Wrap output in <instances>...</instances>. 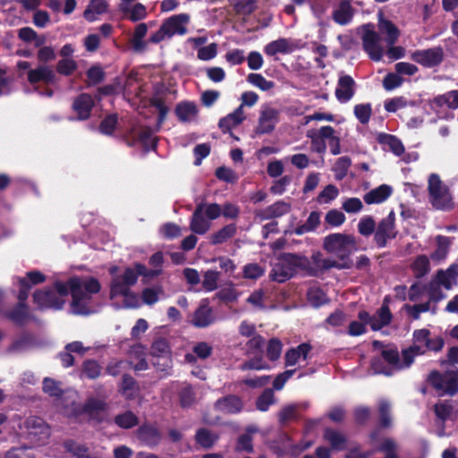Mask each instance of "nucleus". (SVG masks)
<instances>
[{
	"label": "nucleus",
	"mask_w": 458,
	"mask_h": 458,
	"mask_svg": "<svg viewBox=\"0 0 458 458\" xmlns=\"http://www.w3.org/2000/svg\"><path fill=\"white\" fill-rule=\"evenodd\" d=\"M116 269L115 267L110 268L113 275L109 293L112 305L116 309L140 307V296L131 290V286L137 283V271L128 267L122 274L114 275Z\"/></svg>",
	"instance_id": "obj_2"
},
{
	"label": "nucleus",
	"mask_w": 458,
	"mask_h": 458,
	"mask_svg": "<svg viewBox=\"0 0 458 458\" xmlns=\"http://www.w3.org/2000/svg\"><path fill=\"white\" fill-rule=\"evenodd\" d=\"M362 43L364 50L372 60H381L385 49L381 45L380 36L373 30L371 24L363 27Z\"/></svg>",
	"instance_id": "obj_14"
},
{
	"label": "nucleus",
	"mask_w": 458,
	"mask_h": 458,
	"mask_svg": "<svg viewBox=\"0 0 458 458\" xmlns=\"http://www.w3.org/2000/svg\"><path fill=\"white\" fill-rule=\"evenodd\" d=\"M411 58L425 67H433L441 63L443 51L439 47L417 50L411 54Z\"/></svg>",
	"instance_id": "obj_20"
},
{
	"label": "nucleus",
	"mask_w": 458,
	"mask_h": 458,
	"mask_svg": "<svg viewBox=\"0 0 458 458\" xmlns=\"http://www.w3.org/2000/svg\"><path fill=\"white\" fill-rule=\"evenodd\" d=\"M391 404L387 400L382 399L378 403V411L380 414V424L382 427H389L391 425V418L389 415Z\"/></svg>",
	"instance_id": "obj_53"
},
{
	"label": "nucleus",
	"mask_w": 458,
	"mask_h": 458,
	"mask_svg": "<svg viewBox=\"0 0 458 458\" xmlns=\"http://www.w3.org/2000/svg\"><path fill=\"white\" fill-rule=\"evenodd\" d=\"M428 189L430 201L436 208L450 209L453 208V197L449 189L442 182L438 175L435 174L429 175Z\"/></svg>",
	"instance_id": "obj_11"
},
{
	"label": "nucleus",
	"mask_w": 458,
	"mask_h": 458,
	"mask_svg": "<svg viewBox=\"0 0 458 458\" xmlns=\"http://www.w3.org/2000/svg\"><path fill=\"white\" fill-rule=\"evenodd\" d=\"M378 141L385 149L392 151L396 156H401L404 151V147L400 140L389 134H379Z\"/></svg>",
	"instance_id": "obj_39"
},
{
	"label": "nucleus",
	"mask_w": 458,
	"mask_h": 458,
	"mask_svg": "<svg viewBox=\"0 0 458 458\" xmlns=\"http://www.w3.org/2000/svg\"><path fill=\"white\" fill-rule=\"evenodd\" d=\"M153 365L160 371H166L172 366L171 351L164 338L156 339L150 349Z\"/></svg>",
	"instance_id": "obj_13"
},
{
	"label": "nucleus",
	"mask_w": 458,
	"mask_h": 458,
	"mask_svg": "<svg viewBox=\"0 0 458 458\" xmlns=\"http://www.w3.org/2000/svg\"><path fill=\"white\" fill-rule=\"evenodd\" d=\"M282 352V344L278 339L273 338L268 342L267 356L271 360H277Z\"/></svg>",
	"instance_id": "obj_63"
},
{
	"label": "nucleus",
	"mask_w": 458,
	"mask_h": 458,
	"mask_svg": "<svg viewBox=\"0 0 458 458\" xmlns=\"http://www.w3.org/2000/svg\"><path fill=\"white\" fill-rule=\"evenodd\" d=\"M65 451L75 458H89V448L74 440H67L64 444Z\"/></svg>",
	"instance_id": "obj_41"
},
{
	"label": "nucleus",
	"mask_w": 458,
	"mask_h": 458,
	"mask_svg": "<svg viewBox=\"0 0 458 458\" xmlns=\"http://www.w3.org/2000/svg\"><path fill=\"white\" fill-rule=\"evenodd\" d=\"M351 165V159L347 157H339L334 165L333 170L335 173V176L338 180L343 179Z\"/></svg>",
	"instance_id": "obj_55"
},
{
	"label": "nucleus",
	"mask_w": 458,
	"mask_h": 458,
	"mask_svg": "<svg viewBox=\"0 0 458 458\" xmlns=\"http://www.w3.org/2000/svg\"><path fill=\"white\" fill-rule=\"evenodd\" d=\"M236 233V227L234 225H228L218 232L215 233L211 237V242L213 244H219L226 242L232 238Z\"/></svg>",
	"instance_id": "obj_46"
},
{
	"label": "nucleus",
	"mask_w": 458,
	"mask_h": 458,
	"mask_svg": "<svg viewBox=\"0 0 458 458\" xmlns=\"http://www.w3.org/2000/svg\"><path fill=\"white\" fill-rule=\"evenodd\" d=\"M295 49V44L289 38H281L268 43L264 52L266 55L274 56L277 54H290Z\"/></svg>",
	"instance_id": "obj_27"
},
{
	"label": "nucleus",
	"mask_w": 458,
	"mask_h": 458,
	"mask_svg": "<svg viewBox=\"0 0 458 458\" xmlns=\"http://www.w3.org/2000/svg\"><path fill=\"white\" fill-rule=\"evenodd\" d=\"M75 394L70 395L71 406H64L63 412L67 417H79L84 415L90 420L101 422L108 416V405L103 398L89 397L83 406L77 405L74 402Z\"/></svg>",
	"instance_id": "obj_3"
},
{
	"label": "nucleus",
	"mask_w": 458,
	"mask_h": 458,
	"mask_svg": "<svg viewBox=\"0 0 458 458\" xmlns=\"http://www.w3.org/2000/svg\"><path fill=\"white\" fill-rule=\"evenodd\" d=\"M247 81L253 86L259 88L263 91H267L275 87V83L267 80L259 73H250L247 77Z\"/></svg>",
	"instance_id": "obj_48"
},
{
	"label": "nucleus",
	"mask_w": 458,
	"mask_h": 458,
	"mask_svg": "<svg viewBox=\"0 0 458 458\" xmlns=\"http://www.w3.org/2000/svg\"><path fill=\"white\" fill-rule=\"evenodd\" d=\"M279 111L276 108L266 106L262 109L257 127V133L265 134L271 132L278 123Z\"/></svg>",
	"instance_id": "obj_23"
},
{
	"label": "nucleus",
	"mask_w": 458,
	"mask_h": 458,
	"mask_svg": "<svg viewBox=\"0 0 458 458\" xmlns=\"http://www.w3.org/2000/svg\"><path fill=\"white\" fill-rule=\"evenodd\" d=\"M115 423L123 428H129L137 424V417L131 411L120 414L115 418Z\"/></svg>",
	"instance_id": "obj_59"
},
{
	"label": "nucleus",
	"mask_w": 458,
	"mask_h": 458,
	"mask_svg": "<svg viewBox=\"0 0 458 458\" xmlns=\"http://www.w3.org/2000/svg\"><path fill=\"white\" fill-rule=\"evenodd\" d=\"M188 14L181 13L167 19L164 23V30H166L168 38L174 35H184L187 32L186 25L189 22Z\"/></svg>",
	"instance_id": "obj_24"
},
{
	"label": "nucleus",
	"mask_w": 458,
	"mask_h": 458,
	"mask_svg": "<svg viewBox=\"0 0 458 458\" xmlns=\"http://www.w3.org/2000/svg\"><path fill=\"white\" fill-rule=\"evenodd\" d=\"M216 409L223 413L233 414L242 411V403L239 397L228 395L216 401Z\"/></svg>",
	"instance_id": "obj_30"
},
{
	"label": "nucleus",
	"mask_w": 458,
	"mask_h": 458,
	"mask_svg": "<svg viewBox=\"0 0 458 458\" xmlns=\"http://www.w3.org/2000/svg\"><path fill=\"white\" fill-rule=\"evenodd\" d=\"M101 372V367L95 360H87L83 364V375L89 378H97Z\"/></svg>",
	"instance_id": "obj_62"
},
{
	"label": "nucleus",
	"mask_w": 458,
	"mask_h": 458,
	"mask_svg": "<svg viewBox=\"0 0 458 458\" xmlns=\"http://www.w3.org/2000/svg\"><path fill=\"white\" fill-rule=\"evenodd\" d=\"M386 299H385L382 307L377 310V312L370 316L367 311L362 310L359 312L358 318L362 321H369L372 330H379L383 327L387 326L391 319L392 314L386 304Z\"/></svg>",
	"instance_id": "obj_16"
},
{
	"label": "nucleus",
	"mask_w": 458,
	"mask_h": 458,
	"mask_svg": "<svg viewBox=\"0 0 458 458\" xmlns=\"http://www.w3.org/2000/svg\"><path fill=\"white\" fill-rule=\"evenodd\" d=\"M311 347L308 344H301L296 348L290 349L284 356L286 366H301L308 359Z\"/></svg>",
	"instance_id": "obj_26"
},
{
	"label": "nucleus",
	"mask_w": 458,
	"mask_h": 458,
	"mask_svg": "<svg viewBox=\"0 0 458 458\" xmlns=\"http://www.w3.org/2000/svg\"><path fill=\"white\" fill-rule=\"evenodd\" d=\"M219 279V273L214 270H208L205 272L202 280V286L207 292H211L216 289L217 282Z\"/></svg>",
	"instance_id": "obj_50"
},
{
	"label": "nucleus",
	"mask_w": 458,
	"mask_h": 458,
	"mask_svg": "<svg viewBox=\"0 0 458 458\" xmlns=\"http://www.w3.org/2000/svg\"><path fill=\"white\" fill-rule=\"evenodd\" d=\"M162 296H164V290L161 286L147 287L142 291L140 299V302L151 306L157 302Z\"/></svg>",
	"instance_id": "obj_42"
},
{
	"label": "nucleus",
	"mask_w": 458,
	"mask_h": 458,
	"mask_svg": "<svg viewBox=\"0 0 458 458\" xmlns=\"http://www.w3.org/2000/svg\"><path fill=\"white\" fill-rule=\"evenodd\" d=\"M274 393L271 389H267L259 397L257 401V407L259 411H266L269 406L274 403Z\"/></svg>",
	"instance_id": "obj_61"
},
{
	"label": "nucleus",
	"mask_w": 458,
	"mask_h": 458,
	"mask_svg": "<svg viewBox=\"0 0 458 458\" xmlns=\"http://www.w3.org/2000/svg\"><path fill=\"white\" fill-rule=\"evenodd\" d=\"M99 290L100 284L97 279L75 276L67 282L56 281L53 288L36 291L33 300L39 309L59 310L63 308L65 297L71 293L72 313L89 315L94 311L89 306L91 295Z\"/></svg>",
	"instance_id": "obj_1"
},
{
	"label": "nucleus",
	"mask_w": 458,
	"mask_h": 458,
	"mask_svg": "<svg viewBox=\"0 0 458 458\" xmlns=\"http://www.w3.org/2000/svg\"><path fill=\"white\" fill-rule=\"evenodd\" d=\"M458 264H452L445 270H439L429 284L430 299L437 301L445 296L439 291L442 286L445 290H451L457 284Z\"/></svg>",
	"instance_id": "obj_10"
},
{
	"label": "nucleus",
	"mask_w": 458,
	"mask_h": 458,
	"mask_svg": "<svg viewBox=\"0 0 458 458\" xmlns=\"http://www.w3.org/2000/svg\"><path fill=\"white\" fill-rule=\"evenodd\" d=\"M245 119V114L242 106H239L233 113L219 121V127L225 132L230 131L238 126Z\"/></svg>",
	"instance_id": "obj_35"
},
{
	"label": "nucleus",
	"mask_w": 458,
	"mask_h": 458,
	"mask_svg": "<svg viewBox=\"0 0 458 458\" xmlns=\"http://www.w3.org/2000/svg\"><path fill=\"white\" fill-rule=\"evenodd\" d=\"M396 230L394 228V213L390 214L384 218L375 232V241L379 247H384L389 239L394 238Z\"/></svg>",
	"instance_id": "obj_18"
},
{
	"label": "nucleus",
	"mask_w": 458,
	"mask_h": 458,
	"mask_svg": "<svg viewBox=\"0 0 458 458\" xmlns=\"http://www.w3.org/2000/svg\"><path fill=\"white\" fill-rule=\"evenodd\" d=\"M313 259L316 266L322 269H329L333 267L344 269L351 267V263H344L338 259L336 260L332 259H324L321 257L320 253L314 254Z\"/></svg>",
	"instance_id": "obj_40"
},
{
	"label": "nucleus",
	"mask_w": 458,
	"mask_h": 458,
	"mask_svg": "<svg viewBox=\"0 0 458 458\" xmlns=\"http://www.w3.org/2000/svg\"><path fill=\"white\" fill-rule=\"evenodd\" d=\"M46 276L39 271H30L22 278H19V306L16 310L12 313V318L16 321H21L28 315V308L24 304L28 298V293L31 286L45 282Z\"/></svg>",
	"instance_id": "obj_9"
},
{
	"label": "nucleus",
	"mask_w": 458,
	"mask_h": 458,
	"mask_svg": "<svg viewBox=\"0 0 458 458\" xmlns=\"http://www.w3.org/2000/svg\"><path fill=\"white\" fill-rule=\"evenodd\" d=\"M26 433L31 441L42 445L50 436L47 425L41 418L30 417L25 422Z\"/></svg>",
	"instance_id": "obj_15"
},
{
	"label": "nucleus",
	"mask_w": 458,
	"mask_h": 458,
	"mask_svg": "<svg viewBox=\"0 0 458 458\" xmlns=\"http://www.w3.org/2000/svg\"><path fill=\"white\" fill-rule=\"evenodd\" d=\"M138 438L145 445H156L160 440V433L155 426L144 425L138 429Z\"/></svg>",
	"instance_id": "obj_34"
},
{
	"label": "nucleus",
	"mask_w": 458,
	"mask_h": 458,
	"mask_svg": "<svg viewBox=\"0 0 458 458\" xmlns=\"http://www.w3.org/2000/svg\"><path fill=\"white\" fill-rule=\"evenodd\" d=\"M437 247L431 253L430 259L437 263L445 260L449 253L450 247L453 243V240L450 237L444 235H437L435 238Z\"/></svg>",
	"instance_id": "obj_29"
},
{
	"label": "nucleus",
	"mask_w": 458,
	"mask_h": 458,
	"mask_svg": "<svg viewBox=\"0 0 458 458\" xmlns=\"http://www.w3.org/2000/svg\"><path fill=\"white\" fill-rule=\"evenodd\" d=\"M217 54V45L211 43L206 47L198 49V58L203 61H208L216 57Z\"/></svg>",
	"instance_id": "obj_60"
},
{
	"label": "nucleus",
	"mask_w": 458,
	"mask_h": 458,
	"mask_svg": "<svg viewBox=\"0 0 458 458\" xmlns=\"http://www.w3.org/2000/svg\"><path fill=\"white\" fill-rule=\"evenodd\" d=\"M308 301L313 307H319L327 301V295L318 287H310L307 293Z\"/></svg>",
	"instance_id": "obj_49"
},
{
	"label": "nucleus",
	"mask_w": 458,
	"mask_h": 458,
	"mask_svg": "<svg viewBox=\"0 0 458 458\" xmlns=\"http://www.w3.org/2000/svg\"><path fill=\"white\" fill-rule=\"evenodd\" d=\"M117 10L123 18L134 22L143 20L147 15L146 7L136 0H119Z\"/></svg>",
	"instance_id": "obj_17"
},
{
	"label": "nucleus",
	"mask_w": 458,
	"mask_h": 458,
	"mask_svg": "<svg viewBox=\"0 0 458 458\" xmlns=\"http://www.w3.org/2000/svg\"><path fill=\"white\" fill-rule=\"evenodd\" d=\"M376 450L385 453V458H398V445L392 438H384L381 444L376 446Z\"/></svg>",
	"instance_id": "obj_47"
},
{
	"label": "nucleus",
	"mask_w": 458,
	"mask_h": 458,
	"mask_svg": "<svg viewBox=\"0 0 458 458\" xmlns=\"http://www.w3.org/2000/svg\"><path fill=\"white\" fill-rule=\"evenodd\" d=\"M28 81L31 85L42 82L45 85H52L56 82V75L54 70L47 65H38L28 71Z\"/></svg>",
	"instance_id": "obj_21"
},
{
	"label": "nucleus",
	"mask_w": 458,
	"mask_h": 458,
	"mask_svg": "<svg viewBox=\"0 0 458 458\" xmlns=\"http://www.w3.org/2000/svg\"><path fill=\"white\" fill-rule=\"evenodd\" d=\"M290 205L284 201H277L275 204L260 210L258 216L261 219H271L284 216L290 211Z\"/></svg>",
	"instance_id": "obj_36"
},
{
	"label": "nucleus",
	"mask_w": 458,
	"mask_h": 458,
	"mask_svg": "<svg viewBox=\"0 0 458 458\" xmlns=\"http://www.w3.org/2000/svg\"><path fill=\"white\" fill-rule=\"evenodd\" d=\"M392 188L389 185L382 184L364 195V201L369 204H380L386 201L392 194Z\"/></svg>",
	"instance_id": "obj_31"
},
{
	"label": "nucleus",
	"mask_w": 458,
	"mask_h": 458,
	"mask_svg": "<svg viewBox=\"0 0 458 458\" xmlns=\"http://www.w3.org/2000/svg\"><path fill=\"white\" fill-rule=\"evenodd\" d=\"M354 114L360 123H367L371 115V106L369 104L356 105L354 106Z\"/></svg>",
	"instance_id": "obj_58"
},
{
	"label": "nucleus",
	"mask_w": 458,
	"mask_h": 458,
	"mask_svg": "<svg viewBox=\"0 0 458 458\" xmlns=\"http://www.w3.org/2000/svg\"><path fill=\"white\" fill-rule=\"evenodd\" d=\"M221 215L218 204L199 203L194 210L190 223V229L197 234H205L211 227V221Z\"/></svg>",
	"instance_id": "obj_7"
},
{
	"label": "nucleus",
	"mask_w": 458,
	"mask_h": 458,
	"mask_svg": "<svg viewBox=\"0 0 458 458\" xmlns=\"http://www.w3.org/2000/svg\"><path fill=\"white\" fill-rule=\"evenodd\" d=\"M257 429L253 427H250L248 428L247 432L243 435H242L237 442L236 449L239 451H246V452H251L252 451V445H251V433L256 432Z\"/></svg>",
	"instance_id": "obj_54"
},
{
	"label": "nucleus",
	"mask_w": 458,
	"mask_h": 458,
	"mask_svg": "<svg viewBox=\"0 0 458 458\" xmlns=\"http://www.w3.org/2000/svg\"><path fill=\"white\" fill-rule=\"evenodd\" d=\"M77 68V64L72 58H63L56 65V71L63 75L72 74Z\"/></svg>",
	"instance_id": "obj_56"
},
{
	"label": "nucleus",
	"mask_w": 458,
	"mask_h": 458,
	"mask_svg": "<svg viewBox=\"0 0 458 458\" xmlns=\"http://www.w3.org/2000/svg\"><path fill=\"white\" fill-rule=\"evenodd\" d=\"M147 31L148 28L145 23H140L136 27L131 39L134 50L142 51L145 48L146 43L143 41V38L146 36Z\"/></svg>",
	"instance_id": "obj_45"
},
{
	"label": "nucleus",
	"mask_w": 458,
	"mask_h": 458,
	"mask_svg": "<svg viewBox=\"0 0 458 458\" xmlns=\"http://www.w3.org/2000/svg\"><path fill=\"white\" fill-rule=\"evenodd\" d=\"M428 382L439 395H454L458 392V370L453 369L445 375L434 371L428 377Z\"/></svg>",
	"instance_id": "obj_12"
},
{
	"label": "nucleus",
	"mask_w": 458,
	"mask_h": 458,
	"mask_svg": "<svg viewBox=\"0 0 458 458\" xmlns=\"http://www.w3.org/2000/svg\"><path fill=\"white\" fill-rule=\"evenodd\" d=\"M93 100L88 94L80 95L73 102V110L78 114V119L85 120L89 117Z\"/></svg>",
	"instance_id": "obj_32"
},
{
	"label": "nucleus",
	"mask_w": 458,
	"mask_h": 458,
	"mask_svg": "<svg viewBox=\"0 0 458 458\" xmlns=\"http://www.w3.org/2000/svg\"><path fill=\"white\" fill-rule=\"evenodd\" d=\"M441 336L431 335L428 329L415 330L413 333V344L411 347L403 351L405 365L410 366L416 356L425 353L426 351H440L444 346Z\"/></svg>",
	"instance_id": "obj_4"
},
{
	"label": "nucleus",
	"mask_w": 458,
	"mask_h": 458,
	"mask_svg": "<svg viewBox=\"0 0 458 458\" xmlns=\"http://www.w3.org/2000/svg\"><path fill=\"white\" fill-rule=\"evenodd\" d=\"M373 347L376 350L380 351L381 357L387 363V366H381L379 360H373L371 366L375 373L389 376L392 375L395 369H401L408 367L405 365L403 358L402 361L399 360L398 352L394 346L384 345L379 341H374Z\"/></svg>",
	"instance_id": "obj_8"
},
{
	"label": "nucleus",
	"mask_w": 458,
	"mask_h": 458,
	"mask_svg": "<svg viewBox=\"0 0 458 458\" xmlns=\"http://www.w3.org/2000/svg\"><path fill=\"white\" fill-rule=\"evenodd\" d=\"M356 83L354 80L346 74L339 76L335 89V97L340 103H347L355 93Z\"/></svg>",
	"instance_id": "obj_22"
},
{
	"label": "nucleus",
	"mask_w": 458,
	"mask_h": 458,
	"mask_svg": "<svg viewBox=\"0 0 458 458\" xmlns=\"http://www.w3.org/2000/svg\"><path fill=\"white\" fill-rule=\"evenodd\" d=\"M323 248L344 263L352 264L350 256L358 250L357 241L351 234L335 233L326 236Z\"/></svg>",
	"instance_id": "obj_5"
},
{
	"label": "nucleus",
	"mask_w": 458,
	"mask_h": 458,
	"mask_svg": "<svg viewBox=\"0 0 458 458\" xmlns=\"http://www.w3.org/2000/svg\"><path fill=\"white\" fill-rule=\"evenodd\" d=\"M353 16V9L348 1H343L333 13L334 21L340 25L351 22Z\"/></svg>",
	"instance_id": "obj_37"
},
{
	"label": "nucleus",
	"mask_w": 458,
	"mask_h": 458,
	"mask_svg": "<svg viewBox=\"0 0 458 458\" xmlns=\"http://www.w3.org/2000/svg\"><path fill=\"white\" fill-rule=\"evenodd\" d=\"M376 228L375 221L371 216H366L360 218L358 224V231L361 235H370Z\"/></svg>",
	"instance_id": "obj_57"
},
{
	"label": "nucleus",
	"mask_w": 458,
	"mask_h": 458,
	"mask_svg": "<svg viewBox=\"0 0 458 458\" xmlns=\"http://www.w3.org/2000/svg\"><path fill=\"white\" fill-rule=\"evenodd\" d=\"M378 30L387 46L394 45L400 35L397 27L392 21L384 19L382 14H379Z\"/></svg>",
	"instance_id": "obj_28"
},
{
	"label": "nucleus",
	"mask_w": 458,
	"mask_h": 458,
	"mask_svg": "<svg viewBox=\"0 0 458 458\" xmlns=\"http://www.w3.org/2000/svg\"><path fill=\"white\" fill-rule=\"evenodd\" d=\"M216 175L219 180L226 182L233 183L238 181V175L231 168L225 166L218 167L216 171Z\"/></svg>",
	"instance_id": "obj_64"
},
{
	"label": "nucleus",
	"mask_w": 458,
	"mask_h": 458,
	"mask_svg": "<svg viewBox=\"0 0 458 458\" xmlns=\"http://www.w3.org/2000/svg\"><path fill=\"white\" fill-rule=\"evenodd\" d=\"M216 439L217 436L205 428L199 429L196 434L197 442L205 448L211 447Z\"/></svg>",
	"instance_id": "obj_51"
},
{
	"label": "nucleus",
	"mask_w": 458,
	"mask_h": 458,
	"mask_svg": "<svg viewBox=\"0 0 458 458\" xmlns=\"http://www.w3.org/2000/svg\"><path fill=\"white\" fill-rule=\"evenodd\" d=\"M107 0H90L89 5L84 11L83 16L89 21L97 20L98 15L103 14L107 11Z\"/></svg>",
	"instance_id": "obj_38"
},
{
	"label": "nucleus",
	"mask_w": 458,
	"mask_h": 458,
	"mask_svg": "<svg viewBox=\"0 0 458 458\" xmlns=\"http://www.w3.org/2000/svg\"><path fill=\"white\" fill-rule=\"evenodd\" d=\"M175 114L181 122L191 123L196 120L198 108L192 102H181L176 106Z\"/></svg>",
	"instance_id": "obj_33"
},
{
	"label": "nucleus",
	"mask_w": 458,
	"mask_h": 458,
	"mask_svg": "<svg viewBox=\"0 0 458 458\" xmlns=\"http://www.w3.org/2000/svg\"><path fill=\"white\" fill-rule=\"evenodd\" d=\"M215 321L212 309L208 306V301L203 300L199 307L193 314L191 323L197 327H206Z\"/></svg>",
	"instance_id": "obj_25"
},
{
	"label": "nucleus",
	"mask_w": 458,
	"mask_h": 458,
	"mask_svg": "<svg viewBox=\"0 0 458 458\" xmlns=\"http://www.w3.org/2000/svg\"><path fill=\"white\" fill-rule=\"evenodd\" d=\"M411 267L415 276L422 277L430 270L429 258L426 255H420L414 259Z\"/></svg>",
	"instance_id": "obj_44"
},
{
	"label": "nucleus",
	"mask_w": 458,
	"mask_h": 458,
	"mask_svg": "<svg viewBox=\"0 0 458 458\" xmlns=\"http://www.w3.org/2000/svg\"><path fill=\"white\" fill-rule=\"evenodd\" d=\"M446 106L451 109L458 108V90H452L444 95L437 97L430 102V107L435 111L440 119L447 118V115L442 112V108Z\"/></svg>",
	"instance_id": "obj_19"
},
{
	"label": "nucleus",
	"mask_w": 458,
	"mask_h": 458,
	"mask_svg": "<svg viewBox=\"0 0 458 458\" xmlns=\"http://www.w3.org/2000/svg\"><path fill=\"white\" fill-rule=\"evenodd\" d=\"M309 262L304 256L284 253L274 263L270 276L273 280L283 283L293 276L299 268H306Z\"/></svg>",
	"instance_id": "obj_6"
},
{
	"label": "nucleus",
	"mask_w": 458,
	"mask_h": 458,
	"mask_svg": "<svg viewBox=\"0 0 458 458\" xmlns=\"http://www.w3.org/2000/svg\"><path fill=\"white\" fill-rule=\"evenodd\" d=\"M324 437L334 449L342 450L345 447V437L338 431L327 428L325 430Z\"/></svg>",
	"instance_id": "obj_43"
},
{
	"label": "nucleus",
	"mask_w": 458,
	"mask_h": 458,
	"mask_svg": "<svg viewBox=\"0 0 458 458\" xmlns=\"http://www.w3.org/2000/svg\"><path fill=\"white\" fill-rule=\"evenodd\" d=\"M338 194V189L335 185L329 184L318 194L317 200L320 204H327L336 199Z\"/></svg>",
	"instance_id": "obj_52"
}]
</instances>
